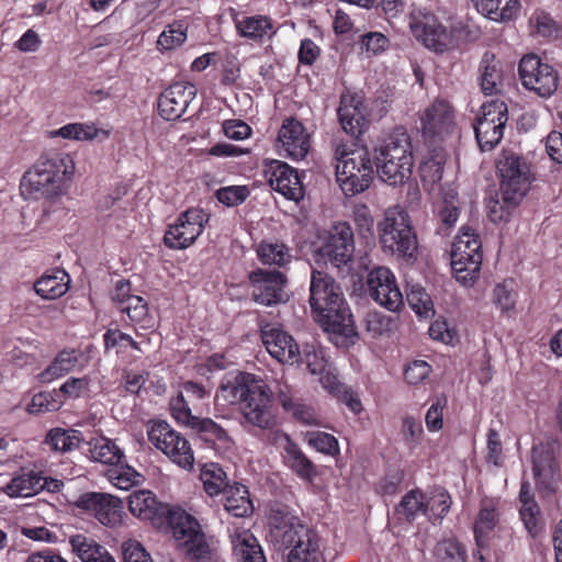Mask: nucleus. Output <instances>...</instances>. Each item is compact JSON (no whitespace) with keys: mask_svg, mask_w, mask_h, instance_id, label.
Masks as SVG:
<instances>
[{"mask_svg":"<svg viewBox=\"0 0 562 562\" xmlns=\"http://www.w3.org/2000/svg\"><path fill=\"white\" fill-rule=\"evenodd\" d=\"M74 172L75 162L69 154L44 155L22 177L21 193L30 200L59 196Z\"/></svg>","mask_w":562,"mask_h":562,"instance_id":"obj_4","label":"nucleus"},{"mask_svg":"<svg viewBox=\"0 0 562 562\" xmlns=\"http://www.w3.org/2000/svg\"><path fill=\"white\" fill-rule=\"evenodd\" d=\"M427 514L429 519H442V517L449 512L451 505L450 495L443 490H436L426 496Z\"/></svg>","mask_w":562,"mask_h":562,"instance_id":"obj_50","label":"nucleus"},{"mask_svg":"<svg viewBox=\"0 0 562 562\" xmlns=\"http://www.w3.org/2000/svg\"><path fill=\"white\" fill-rule=\"evenodd\" d=\"M236 27L241 36L254 40H261L273 34L270 19L263 15L244 16L236 20Z\"/></svg>","mask_w":562,"mask_h":562,"instance_id":"obj_42","label":"nucleus"},{"mask_svg":"<svg viewBox=\"0 0 562 562\" xmlns=\"http://www.w3.org/2000/svg\"><path fill=\"white\" fill-rule=\"evenodd\" d=\"M437 562H465V548L456 539L449 538L439 541L435 548Z\"/></svg>","mask_w":562,"mask_h":562,"instance_id":"obj_47","label":"nucleus"},{"mask_svg":"<svg viewBox=\"0 0 562 562\" xmlns=\"http://www.w3.org/2000/svg\"><path fill=\"white\" fill-rule=\"evenodd\" d=\"M277 395L283 408L293 405L291 387L282 373L280 379L266 381L261 376L238 372L226 376L216 393V401L239 405L244 420L260 429H270L276 419L271 412V397Z\"/></svg>","mask_w":562,"mask_h":562,"instance_id":"obj_1","label":"nucleus"},{"mask_svg":"<svg viewBox=\"0 0 562 562\" xmlns=\"http://www.w3.org/2000/svg\"><path fill=\"white\" fill-rule=\"evenodd\" d=\"M409 27L414 36L429 49L442 53L453 46L452 32L441 25L430 12L419 9L413 11Z\"/></svg>","mask_w":562,"mask_h":562,"instance_id":"obj_15","label":"nucleus"},{"mask_svg":"<svg viewBox=\"0 0 562 562\" xmlns=\"http://www.w3.org/2000/svg\"><path fill=\"white\" fill-rule=\"evenodd\" d=\"M222 494L224 508L231 515L246 517L252 514L254 505L245 485L234 482Z\"/></svg>","mask_w":562,"mask_h":562,"instance_id":"obj_30","label":"nucleus"},{"mask_svg":"<svg viewBox=\"0 0 562 562\" xmlns=\"http://www.w3.org/2000/svg\"><path fill=\"white\" fill-rule=\"evenodd\" d=\"M44 485V476L41 473L33 470L22 471L11 479L3 491L10 497H31L43 491Z\"/></svg>","mask_w":562,"mask_h":562,"instance_id":"obj_29","label":"nucleus"},{"mask_svg":"<svg viewBox=\"0 0 562 562\" xmlns=\"http://www.w3.org/2000/svg\"><path fill=\"white\" fill-rule=\"evenodd\" d=\"M265 177L270 187L289 200L299 201L304 195L303 184L297 171L280 160L266 164Z\"/></svg>","mask_w":562,"mask_h":562,"instance_id":"obj_22","label":"nucleus"},{"mask_svg":"<svg viewBox=\"0 0 562 562\" xmlns=\"http://www.w3.org/2000/svg\"><path fill=\"white\" fill-rule=\"evenodd\" d=\"M355 239L351 226L346 222L335 224L327 233L318 255L325 263L335 268L347 266L353 257Z\"/></svg>","mask_w":562,"mask_h":562,"instance_id":"obj_16","label":"nucleus"},{"mask_svg":"<svg viewBox=\"0 0 562 562\" xmlns=\"http://www.w3.org/2000/svg\"><path fill=\"white\" fill-rule=\"evenodd\" d=\"M91 459L109 465H119L124 462L125 453L116 440L105 436L92 438L89 441Z\"/></svg>","mask_w":562,"mask_h":562,"instance_id":"obj_33","label":"nucleus"},{"mask_svg":"<svg viewBox=\"0 0 562 562\" xmlns=\"http://www.w3.org/2000/svg\"><path fill=\"white\" fill-rule=\"evenodd\" d=\"M336 177L346 194H357L367 190L373 179V164L370 153L355 144H339L335 149Z\"/></svg>","mask_w":562,"mask_h":562,"instance_id":"obj_6","label":"nucleus"},{"mask_svg":"<svg viewBox=\"0 0 562 562\" xmlns=\"http://www.w3.org/2000/svg\"><path fill=\"white\" fill-rule=\"evenodd\" d=\"M252 299L261 305L271 306L286 301L284 285L286 279L280 271L258 269L249 276Z\"/></svg>","mask_w":562,"mask_h":562,"instance_id":"obj_19","label":"nucleus"},{"mask_svg":"<svg viewBox=\"0 0 562 562\" xmlns=\"http://www.w3.org/2000/svg\"><path fill=\"white\" fill-rule=\"evenodd\" d=\"M480 13L497 22L514 19L519 11L518 0H473Z\"/></svg>","mask_w":562,"mask_h":562,"instance_id":"obj_35","label":"nucleus"},{"mask_svg":"<svg viewBox=\"0 0 562 562\" xmlns=\"http://www.w3.org/2000/svg\"><path fill=\"white\" fill-rule=\"evenodd\" d=\"M307 442L317 451L335 456L339 452L338 440L327 432L310 431L306 434Z\"/></svg>","mask_w":562,"mask_h":562,"instance_id":"obj_54","label":"nucleus"},{"mask_svg":"<svg viewBox=\"0 0 562 562\" xmlns=\"http://www.w3.org/2000/svg\"><path fill=\"white\" fill-rule=\"evenodd\" d=\"M99 134V130L93 124L70 123L56 131L50 132L52 137H63L74 140H92Z\"/></svg>","mask_w":562,"mask_h":562,"instance_id":"obj_48","label":"nucleus"},{"mask_svg":"<svg viewBox=\"0 0 562 562\" xmlns=\"http://www.w3.org/2000/svg\"><path fill=\"white\" fill-rule=\"evenodd\" d=\"M481 87L485 94H493L498 91L503 80V72L499 60L495 55L485 53L481 60Z\"/></svg>","mask_w":562,"mask_h":562,"instance_id":"obj_38","label":"nucleus"},{"mask_svg":"<svg viewBox=\"0 0 562 562\" xmlns=\"http://www.w3.org/2000/svg\"><path fill=\"white\" fill-rule=\"evenodd\" d=\"M268 525L270 541L278 549H291L286 562H324L322 538L293 513L272 508Z\"/></svg>","mask_w":562,"mask_h":562,"instance_id":"obj_2","label":"nucleus"},{"mask_svg":"<svg viewBox=\"0 0 562 562\" xmlns=\"http://www.w3.org/2000/svg\"><path fill=\"white\" fill-rule=\"evenodd\" d=\"M379 178L390 186H401L413 172L414 157L411 136L404 127H396L375 148Z\"/></svg>","mask_w":562,"mask_h":562,"instance_id":"obj_5","label":"nucleus"},{"mask_svg":"<svg viewBox=\"0 0 562 562\" xmlns=\"http://www.w3.org/2000/svg\"><path fill=\"white\" fill-rule=\"evenodd\" d=\"M119 310L127 315L138 336H144L140 330L155 328V318L149 313L148 304L144 297L135 295L134 297L127 299L125 304L121 305Z\"/></svg>","mask_w":562,"mask_h":562,"instance_id":"obj_31","label":"nucleus"},{"mask_svg":"<svg viewBox=\"0 0 562 562\" xmlns=\"http://www.w3.org/2000/svg\"><path fill=\"white\" fill-rule=\"evenodd\" d=\"M196 95V88L190 82H175L164 90L158 99V112L167 121L182 116Z\"/></svg>","mask_w":562,"mask_h":562,"instance_id":"obj_23","label":"nucleus"},{"mask_svg":"<svg viewBox=\"0 0 562 562\" xmlns=\"http://www.w3.org/2000/svg\"><path fill=\"white\" fill-rule=\"evenodd\" d=\"M108 480L120 490H130L143 482V476L131 465L121 462L106 471Z\"/></svg>","mask_w":562,"mask_h":562,"instance_id":"obj_44","label":"nucleus"},{"mask_svg":"<svg viewBox=\"0 0 562 562\" xmlns=\"http://www.w3.org/2000/svg\"><path fill=\"white\" fill-rule=\"evenodd\" d=\"M519 77L522 86L541 98L553 94L559 85V75L549 64L533 54L526 55L519 63Z\"/></svg>","mask_w":562,"mask_h":562,"instance_id":"obj_13","label":"nucleus"},{"mask_svg":"<svg viewBox=\"0 0 562 562\" xmlns=\"http://www.w3.org/2000/svg\"><path fill=\"white\" fill-rule=\"evenodd\" d=\"M507 120L508 109L504 101L495 99L481 106L474 131L482 150H492L502 140Z\"/></svg>","mask_w":562,"mask_h":562,"instance_id":"obj_12","label":"nucleus"},{"mask_svg":"<svg viewBox=\"0 0 562 562\" xmlns=\"http://www.w3.org/2000/svg\"><path fill=\"white\" fill-rule=\"evenodd\" d=\"M192 427L202 432L205 436V440H217L224 445L231 442L226 430L210 418H196Z\"/></svg>","mask_w":562,"mask_h":562,"instance_id":"obj_56","label":"nucleus"},{"mask_svg":"<svg viewBox=\"0 0 562 562\" xmlns=\"http://www.w3.org/2000/svg\"><path fill=\"white\" fill-rule=\"evenodd\" d=\"M71 551L81 562H115L109 551L94 539L77 533L69 537Z\"/></svg>","mask_w":562,"mask_h":562,"instance_id":"obj_28","label":"nucleus"},{"mask_svg":"<svg viewBox=\"0 0 562 562\" xmlns=\"http://www.w3.org/2000/svg\"><path fill=\"white\" fill-rule=\"evenodd\" d=\"M517 293L514 280H505L494 288V302L503 311L508 312L515 307Z\"/></svg>","mask_w":562,"mask_h":562,"instance_id":"obj_53","label":"nucleus"},{"mask_svg":"<svg viewBox=\"0 0 562 562\" xmlns=\"http://www.w3.org/2000/svg\"><path fill=\"white\" fill-rule=\"evenodd\" d=\"M81 434L75 429L53 428L46 436L45 443L54 451L69 452L79 448Z\"/></svg>","mask_w":562,"mask_h":562,"instance_id":"obj_43","label":"nucleus"},{"mask_svg":"<svg viewBox=\"0 0 562 562\" xmlns=\"http://www.w3.org/2000/svg\"><path fill=\"white\" fill-rule=\"evenodd\" d=\"M499 499L494 497H483L480 502L473 528L479 548L487 546L488 535L499 522Z\"/></svg>","mask_w":562,"mask_h":562,"instance_id":"obj_25","label":"nucleus"},{"mask_svg":"<svg viewBox=\"0 0 562 562\" xmlns=\"http://www.w3.org/2000/svg\"><path fill=\"white\" fill-rule=\"evenodd\" d=\"M418 514H427L426 495L419 490L407 492L395 508L398 519L412 521Z\"/></svg>","mask_w":562,"mask_h":562,"instance_id":"obj_40","label":"nucleus"},{"mask_svg":"<svg viewBox=\"0 0 562 562\" xmlns=\"http://www.w3.org/2000/svg\"><path fill=\"white\" fill-rule=\"evenodd\" d=\"M210 215L202 209L192 207L178 216L165 233V245L170 249H186L202 234Z\"/></svg>","mask_w":562,"mask_h":562,"instance_id":"obj_14","label":"nucleus"},{"mask_svg":"<svg viewBox=\"0 0 562 562\" xmlns=\"http://www.w3.org/2000/svg\"><path fill=\"white\" fill-rule=\"evenodd\" d=\"M233 552L239 562H266L258 540L249 530L232 536Z\"/></svg>","mask_w":562,"mask_h":562,"instance_id":"obj_34","label":"nucleus"},{"mask_svg":"<svg viewBox=\"0 0 562 562\" xmlns=\"http://www.w3.org/2000/svg\"><path fill=\"white\" fill-rule=\"evenodd\" d=\"M446 155L439 150L434 156L422 162L419 171L424 186L432 189L440 182L442 179Z\"/></svg>","mask_w":562,"mask_h":562,"instance_id":"obj_45","label":"nucleus"},{"mask_svg":"<svg viewBox=\"0 0 562 562\" xmlns=\"http://www.w3.org/2000/svg\"><path fill=\"white\" fill-rule=\"evenodd\" d=\"M170 525L177 546L198 562L212 561L213 554L194 517L183 510L171 513Z\"/></svg>","mask_w":562,"mask_h":562,"instance_id":"obj_10","label":"nucleus"},{"mask_svg":"<svg viewBox=\"0 0 562 562\" xmlns=\"http://www.w3.org/2000/svg\"><path fill=\"white\" fill-rule=\"evenodd\" d=\"M276 442L282 448L285 463L302 479L312 481L316 470L312 461L284 432L276 434Z\"/></svg>","mask_w":562,"mask_h":562,"instance_id":"obj_26","label":"nucleus"},{"mask_svg":"<svg viewBox=\"0 0 562 562\" xmlns=\"http://www.w3.org/2000/svg\"><path fill=\"white\" fill-rule=\"evenodd\" d=\"M378 231L384 250L407 260L415 257L417 237L409 215L401 206L386 210L383 220L378 224Z\"/></svg>","mask_w":562,"mask_h":562,"instance_id":"obj_7","label":"nucleus"},{"mask_svg":"<svg viewBox=\"0 0 562 562\" xmlns=\"http://www.w3.org/2000/svg\"><path fill=\"white\" fill-rule=\"evenodd\" d=\"M124 562H154L143 546L135 540H127L122 544Z\"/></svg>","mask_w":562,"mask_h":562,"instance_id":"obj_61","label":"nucleus"},{"mask_svg":"<svg viewBox=\"0 0 562 562\" xmlns=\"http://www.w3.org/2000/svg\"><path fill=\"white\" fill-rule=\"evenodd\" d=\"M149 441L173 463L186 470H191L194 454L189 441L170 427L166 422H157L148 431Z\"/></svg>","mask_w":562,"mask_h":562,"instance_id":"obj_11","label":"nucleus"},{"mask_svg":"<svg viewBox=\"0 0 562 562\" xmlns=\"http://www.w3.org/2000/svg\"><path fill=\"white\" fill-rule=\"evenodd\" d=\"M401 434L409 448H415L422 441L424 429L419 419L406 416L403 418Z\"/></svg>","mask_w":562,"mask_h":562,"instance_id":"obj_58","label":"nucleus"},{"mask_svg":"<svg viewBox=\"0 0 562 562\" xmlns=\"http://www.w3.org/2000/svg\"><path fill=\"white\" fill-rule=\"evenodd\" d=\"M261 339L267 351L280 363L299 362L301 352L299 345L285 330L274 325H266L261 329Z\"/></svg>","mask_w":562,"mask_h":562,"instance_id":"obj_24","label":"nucleus"},{"mask_svg":"<svg viewBox=\"0 0 562 562\" xmlns=\"http://www.w3.org/2000/svg\"><path fill=\"white\" fill-rule=\"evenodd\" d=\"M248 194L249 190L245 186L225 187L216 192L217 200L227 206H235L243 203Z\"/></svg>","mask_w":562,"mask_h":562,"instance_id":"obj_60","label":"nucleus"},{"mask_svg":"<svg viewBox=\"0 0 562 562\" xmlns=\"http://www.w3.org/2000/svg\"><path fill=\"white\" fill-rule=\"evenodd\" d=\"M79 361V355L76 350H61L50 362V364L38 374L43 383H49L76 368Z\"/></svg>","mask_w":562,"mask_h":562,"instance_id":"obj_36","label":"nucleus"},{"mask_svg":"<svg viewBox=\"0 0 562 562\" xmlns=\"http://www.w3.org/2000/svg\"><path fill=\"white\" fill-rule=\"evenodd\" d=\"M310 303L318 323L326 331L345 338L357 336L352 315L339 284L328 273L313 270L310 285Z\"/></svg>","mask_w":562,"mask_h":562,"instance_id":"obj_3","label":"nucleus"},{"mask_svg":"<svg viewBox=\"0 0 562 562\" xmlns=\"http://www.w3.org/2000/svg\"><path fill=\"white\" fill-rule=\"evenodd\" d=\"M278 143L283 155L292 160H302L311 149V134L296 119H285L278 133Z\"/></svg>","mask_w":562,"mask_h":562,"instance_id":"obj_21","label":"nucleus"},{"mask_svg":"<svg viewBox=\"0 0 562 562\" xmlns=\"http://www.w3.org/2000/svg\"><path fill=\"white\" fill-rule=\"evenodd\" d=\"M90 379L87 376L82 378H69L64 382L59 391L68 397L78 398L89 391Z\"/></svg>","mask_w":562,"mask_h":562,"instance_id":"obj_62","label":"nucleus"},{"mask_svg":"<svg viewBox=\"0 0 562 562\" xmlns=\"http://www.w3.org/2000/svg\"><path fill=\"white\" fill-rule=\"evenodd\" d=\"M407 301L420 317H429L435 313L431 297L422 286H413L407 293Z\"/></svg>","mask_w":562,"mask_h":562,"instance_id":"obj_49","label":"nucleus"},{"mask_svg":"<svg viewBox=\"0 0 562 562\" xmlns=\"http://www.w3.org/2000/svg\"><path fill=\"white\" fill-rule=\"evenodd\" d=\"M446 396L437 397L428 408L425 422L429 431H438L443 427V411L447 407Z\"/></svg>","mask_w":562,"mask_h":562,"instance_id":"obj_59","label":"nucleus"},{"mask_svg":"<svg viewBox=\"0 0 562 562\" xmlns=\"http://www.w3.org/2000/svg\"><path fill=\"white\" fill-rule=\"evenodd\" d=\"M128 508L134 516L150 520L158 515L160 503L150 491L139 490L128 496Z\"/></svg>","mask_w":562,"mask_h":562,"instance_id":"obj_37","label":"nucleus"},{"mask_svg":"<svg viewBox=\"0 0 562 562\" xmlns=\"http://www.w3.org/2000/svg\"><path fill=\"white\" fill-rule=\"evenodd\" d=\"M187 25L183 22L169 24L159 35L157 47L159 50H171L181 46L187 40Z\"/></svg>","mask_w":562,"mask_h":562,"instance_id":"obj_46","label":"nucleus"},{"mask_svg":"<svg viewBox=\"0 0 562 562\" xmlns=\"http://www.w3.org/2000/svg\"><path fill=\"white\" fill-rule=\"evenodd\" d=\"M430 373V366L424 360H415L409 363L404 372V376L409 384H418Z\"/></svg>","mask_w":562,"mask_h":562,"instance_id":"obj_63","label":"nucleus"},{"mask_svg":"<svg viewBox=\"0 0 562 562\" xmlns=\"http://www.w3.org/2000/svg\"><path fill=\"white\" fill-rule=\"evenodd\" d=\"M501 178L502 198L512 205H517L526 195L531 183L529 164L519 155L504 150L496 162Z\"/></svg>","mask_w":562,"mask_h":562,"instance_id":"obj_9","label":"nucleus"},{"mask_svg":"<svg viewBox=\"0 0 562 562\" xmlns=\"http://www.w3.org/2000/svg\"><path fill=\"white\" fill-rule=\"evenodd\" d=\"M519 514L528 533L536 537L542 530L541 513L538 504L529 503L528 506L521 505Z\"/></svg>","mask_w":562,"mask_h":562,"instance_id":"obj_55","label":"nucleus"},{"mask_svg":"<svg viewBox=\"0 0 562 562\" xmlns=\"http://www.w3.org/2000/svg\"><path fill=\"white\" fill-rule=\"evenodd\" d=\"M205 493L213 497L223 493L229 486L227 474L223 468L214 462L205 463L200 473Z\"/></svg>","mask_w":562,"mask_h":562,"instance_id":"obj_39","label":"nucleus"},{"mask_svg":"<svg viewBox=\"0 0 562 562\" xmlns=\"http://www.w3.org/2000/svg\"><path fill=\"white\" fill-rule=\"evenodd\" d=\"M451 268L458 281L467 284L474 281L481 270L482 241L469 226L461 228L451 247Z\"/></svg>","mask_w":562,"mask_h":562,"instance_id":"obj_8","label":"nucleus"},{"mask_svg":"<svg viewBox=\"0 0 562 562\" xmlns=\"http://www.w3.org/2000/svg\"><path fill=\"white\" fill-rule=\"evenodd\" d=\"M58 396L56 392L37 393L27 405V412L31 414H43L57 411L63 404Z\"/></svg>","mask_w":562,"mask_h":562,"instance_id":"obj_51","label":"nucleus"},{"mask_svg":"<svg viewBox=\"0 0 562 562\" xmlns=\"http://www.w3.org/2000/svg\"><path fill=\"white\" fill-rule=\"evenodd\" d=\"M514 206L515 205H512L509 202H506L504 199H503V202H501L499 200H496V199H490L486 204L488 218L493 223L503 222L509 216L510 209Z\"/></svg>","mask_w":562,"mask_h":562,"instance_id":"obj_64","label":"nucleus"},{"mask_svg":"<svg viewBox=\"0 0 562 562\" xmlns=\"http://www.w3.org/2000/svg\"><path fill=\"white\" fill-rule=\"evenodd\" d=\"M456 128L452 106L445 100H435L420 114V130L425 140H443Z\"/></svg>","mask_w":562,"mask_h":562,"instance_id":"obj_17","label":"nucleus"},{"mask_svg":"<svg viewBox=\"0 0 562 562\" xmlns=\"http://www.w3.org/2000/svg\"><path fill=\"white\" fill-rule=\"evenodd\" d=\"M70 278L65 270L55 269L43 274L34 284L35 292L46 300H56L69 289Z\"/></svg>","mask_w":562,"mask_h":562,"instance_id":"obj_32","label":"nucleus"},{"mask_svg":"<svg viewBox=\"0 0 562 562\" xmlns=\"http://www.w3.org/2000/svg\"><path fill=\"white\" fill-rule=\"evenodd\" d=\"M338 116L344 131L351 136L358 137L366 126V115L361 102L355 97L344 94L338 108Z\"/></svg>","mask_w":562,"mask_h":562,"instance_id":"obj_27","label":"nucleus"},{"mask_svg":"<svg viewBox=\"0 0 562 562\" xmlns=\"http://www.w3.org/2000/svg\"><path fill=\"white\" fill-rule=\"evenodd\" d=\"M190 402L183 394L178 393L177 396L170 400L169 406L173 418L182 424L192 427L198 417L191 414Z\"/></svg>","mask_w":562,"mask_h":562,"instance_id":"obj_57","label":"nucleus"},{"mask_svg":"<svg viewBox=\"0 0 562 562\" xmlns=\"http://www.w3.org/2000/svg\"><path fill=\"white\" fill-rule=\"evenodd\" d=\"M78 508L90 512L104 526L122 524V503L117 497L102 493H85L76 501Z\"/></svg>","mask_w":562,"mask_h":562,"instance_id":"obj_20","label":"nucleus"},{"mask_svg":"<svg viewBox=\"0 0 562 562\" xmlns=\"http://www.w3.org/2000/svg\"><path fill=\"white\" fill-rule=\"evenodd\" d=\"M529 29L531 35H539L542 37L554 36L558 32L557 23L543 11H536L529 18Z\"/></svg>","mask_w":562,"mask_h":562,"instance_id":"obj_52","label":"nucleus"},{"mask_svg":"<svg viewBox=\"0 0 562 562\" xmlns=\"http://www.w3.org/2000/svg\"><path fill=\"white\" fill-rule=\"evenodd\" d=\"M257 255L263 265L285 267L292 261L289 247L279 241H262L259 244Z\"/></svg>","mask_w":562,"mask_h":562,"instance_id":"obj_41","label":"nucleus"},{"mask_svg":"<svg viewBox=\"0 0 562 562\" xmlns=\"http://www.w3.org/2000/svg\"><path fill=\"white\" fill-rule=\"evenodd\" d=\"M367 282L370 296L382 307L396 312L403 305V294L389 268H374L369 273Z\"/></svg>","mask_w":562,"mask_h":562,"instance_id":"obj_18","label":"nucleus"}]
</instances>
